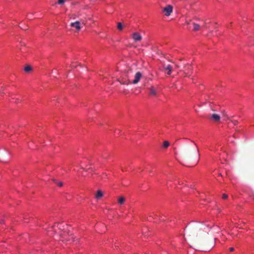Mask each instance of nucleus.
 Listing matches in <instances>:
<instances>
[{"label":"nucleus","instance_id":"nucleus-1","mask_svg":"<svg viewBox=\"0 0 254 254\" xmlns=\"http://www.w3.org/2000/svg\"><path fill=\"white\" fill-rule=\"evenodd\" d=\"M182 157L186 166H194L199 161L198 149L196 147L188 146L183 151Z\"/></svg>","mask_w":254,"mask_h":254},{"label":"nucleus","instance_id":"nucleus-2","mask_svg":"<svg viewBox=\"0 0 254 254\" xmlns=\"http://www.w3.org/2000/svg\"><path fill=\"white\" fill-rule=\"evenodd\" d=\"M206 226L199 223L192 224L189 228V234L190 236L197 237L201 235V231H204Z\"/></svg>","mask_w":254,"mask_h":254},{"label":"nucleus","instance_id":"nucleus-3","mask_svg":"<svg viewBox=\"0 0 254 254\" xmlns=\"http://www.w3.org/2000/svg\"><path fill=\"white\" fill-rule=\"evenodd\" d=\"M173 7L171 5H167L163 9V11L165 13V15L167 16H169L173 12Z\"/></svg>","mask_w":254,"mask_h":254},{"label":"nucleus","instance_id":"nucleus-4","mask_svg":"<svg viewBox=\"0 0 254 254\" xmlns=\"http://www.w3.org/2000/svg\"><path fill=\"white\" fill-rule=\"evenodd\" d=\"M142 76V74L140 72H137L135 73L134 76V79L131 81V83L133 84H137L140 80Z\"/></svg>","mask_w":254,"mask_h":254},{"label":"nucleus","instance_id":"nucleus-5","mask_svg":"<svg viewBox=\"0 0 254 254\" xmlns=\"http://www.w3.org/2000/svg\"><path fill=\"white\" fill-rule=\"evenodd\" d=\"M202 245L204 247L208 246L209 247V249L211 250L214 247L215 243L212 240H211L210 243H208L206 241H204L202 243Z\"/></svg>","mask_w":254,"mask_h":254},{"label":"nucleus","instance_id":"nucleus-6","mask_svg":"<svg viewBox=\"0 0 254 254\" xmlns=\"http://www.w3.org/2000/svg\"><path fill=\"white\" fill-rule=\"evenodd\" d=\"M163 67L164 70L167 71V74L168 75H170L171 74L173 68L171 65L164 64L163 65Z\"/></svg>","mask_w":254,"mask_h":254},{"label":"nucleus","instance_id":"nucleus-7","mask_svg":"<svg viewBox=\"0 0 254 254\" xmlns=\"http://www.w3.org/2000/svg\"><path fill=\"white\" fill-rule=\"evenodd\" d=\"M132 37L135 42L140 41L142 39V37L140 34L137 32L133 33L132 34Z\"/></svg>","mask_w":254,"mask_h":254},{"label":"nucleus","instance_id":"nucleus-8","mask_svg":"<svg viewBox=\"0 0 254 254\" xmlns=\"http://www.w3.org/2000/svg\"><path fill=\"white\" fill-rule=\"evenodd\" d=\"M70 26L72 27H74L77 31H79L81 29L80 22L78 21L71 23L70 24Z\"/></svg>","mask_w":254,"mask_h":254},{"label":"nucleus","instance_id":"nucleus-9","mask_svg":"<svg viewBox=\"0 0 254 254\" xmlns=\"http://www.w3.org/2000/svg\"><path fill=\"white\" fill-rule=\"evenodd\" d=\"M211 119H212L216 122H218L220 120V117L219 115L215 114H213L211 116Z\"/></svg>","mask_w":254,"mask_h":254},{"label":"nucleus","instance_id":"nucleus-10","mask_svg":"<svg viewBox=\"0 0 254 254\" xmlns=\"http://www.w3.org/2000/svg\"><path fill=\"white\" fill-rule=\"evenodd\" d=\"M119 81L122 84L128 85L131 83V81H130L129 79H124V78H123L122 80H120Z\"/></svg>","mask_w":254,"mask_h":254},{"label":"nucleus","instance_id":"nucleus-11","mask_svg":"<svg viewBox=\"0 0 254 254\" xmlns=\"http://www.w3.org/2000/svg\"><path fill=\"white\" fill-rule=\"evenodd\" d=\"M149 91H150V95H151V96H156V95H157V91H156V89L153 86H151L149 88Z\"/></svg>","mask_w":254,"mask_h":254},{"label":"nucleus","instance_id":"nucleus-12","mask_svg":"<svg viewBox=\"0 0 254 254\" xmlns=\"http://www.w3.org/2000/svg\"><path fill=\"white\" fill-rule=\"evenodd\" d=\"M103 196V193L102 192V191L100 190H97V191L95 195V197L96 199H99L101 198Z\"/></svg>","mask_w":254,"mask_h":254},{"label":"nucleus","instance_id":"nucleus-13","mask_svg":"<svg viewBox=\"0 0 254 254\" xmlns=\"http://www.w3.org/2000/svg\"><path fill=\"white\" fill-rule=\"evenodd\" d=\"M192 24L193 25V30L194 31H197L200 29V25L198 24H196L194 22L192 23Z\"/></svg>","mask_w":254,"mask_h":254},{"label":"nucleus","instance_id":"nucleus-14","mask_svg":"<svg viewBox=\"0 0 254 254\" xmlns=\"http://www.w3.org/2000/svg\"><path fill=\"white\" fill-rule=\"evenodd\" d=\"M125 201V198L124 196H120L118 199V203L120 204H123Z\"/></svg>","mask_w":254,"mask_h":254},{"label":"nucleus","instance_id":"nucleus-15","mask_svg":"<svg viewBox=\"0 0 254 254\" xmlns=\"http://www.w3.org/2000/svg\"><path fill=\"white\" fill-rule=\"evenodd\" d=\"M24 70L25 72H29L32 71V68L30 65H26L25 66Z\"/></svg>","mask_w":254,"mask_h":254},{"label":"nucleus","instance_id":"nucleus-16","mask_svg":"<svg viewBox=\"0 0 254 254\" xmlns=\"http://www.w3.org/2000/svg\"><path fill=\"white\" fill-rule=\"evenodd\" d=\"M170 145V143L168 141H165L163 142V147L165 148H167Z\"/></svg>","mask_w":254,"mask_h":254},{"label":"nucleus","instance_id":"nucleus-17","mask_svg":"<svg viewBox=\"0 0 254 254\" xmlns=\"http://www.w3.org/2000/svg\"><path fill=\"white\" fill-rule=\"evenodd\" d=\"M117 28L119 30H122L123 28V26L122 24L120 22L118 23Z\"/></svg>","mask_w":254,"mask_h":254},{"label":"nucleus","instance_id":"nucleus-18","mask_svg":"<svg viewBox=\"0 0 254 254\" xmlns=\"http://www.w3.org/2000/svg\"><path fill=\"white\" fill-rule=\"evenodd\" d=\"M65 1V0H59L58 1V3H59V4H64V2Z\"/></svg>","mask_w":254,"mask_h":254},{"label":"nucleus","instance_id":"nucleus-19","mask_svg":"<svg viewBox=\"0 0 254 254\" xmlns=\"http://www.w3.org/2000/svg\"><path fill=\"white\" fill-rule=\"evenodd\" d=\"M57 184L60 187H62L63 185V183L62 182H58Z\"/></svg>","mask_w":254,"mask_h":254},{"label":"nucleus","instance_id":"nucleus-20","mask_svg":"<svg viewBox=\"0 0 254 254\" xmlns=\"http://www.w3.org/2000/svg\"><path fill=\"white\" fill-rule=\"evenodd\" d=\"M228 197V195L226 194H223L222 195V198L226 199Z\"/></svg>","mask_w":254,"mask_h":254},{"label":"nucleus","instance_id":"nucleus-21","mask_svg":"<svg viewBox=\"0 0 254 254\" xmlns=\"http://www.w3.org/2000/svg\"><path fill=\"white\" fill-rule=\"evenodd\" d=\"M229 250L230 252H233L234 251V248L233 247H231L229 248Z\"/></svg>","mask_w":254,"mask_h":254},{"label":"nucleus","instance_id":"nucleus-22","mask_svg":"<svg viewBox=\"0 0 254 254\" xmlns=\"http://www.w3.org/2000/svg\"><path fill=\"white\" fill-rule=\"evenodd\" d=\"M233 123H234V125H236L238 122L237 121H233Z\"/></svg>","mask_w":254,"mask_h":254},{"label":"nucleus","instance_id":"nucleus-23","mask_svg":"<svg viewBox=\"0 0 254 254\" xmlns=\"http://www.w3.org/2000/svg\"><path fill=\"white\" fill-rule=\"evenodd\" d=\"M52 181L56 184L58 182V181H57V180L54 179H52Z\"/></svg>","mask_w":254,"mask_h":254},{"label":"nucleus","instance_id":"nucleus-24","mask_svg":"<svg viewBox=\"0 0 254 254\" xmlns=\"http://www.w3.org/2000/svg\"><path fill=\"white\" fill-rule=\"evenodd\" d=\"M129 71H128V72H127V78H128L129 77Z\"/></svg>","mask_w":254,"mask_h":254},{"label":"nucleus","instance_id":"nucleus-25","mask_svg":"<svg viewBox=\"0 0 254 254\" xmlns=\"http://www.w3.org/2000/svg\"><path fill=\"white\" fill-rule=\"evenodd\" d=\"M175 66L177 68H179V66L178 65V64H175Z\"/></svg>","mask_w":254,"mask_h":254},{"label":"nucleus","instance_id":"nucleus-26","mask_svg":"<svg viewBox=\"0 0 254 254\" xmlns=\"http://www.w3.org/2000/svg\"><path fill=\"white\" fill-rule=\"evenodd\" d=\"M186 24H190V22H188V21H187V22H186Z\"/></svg>","mask_w":254,"mask_h":254},{"label":"nucleus","instance_id":"nucleus-27","mask_svg":"<svg viewBox=\"0 0 254 254\" xmlns=\"http://www.w3.org/2000/svg\"><path fill=\"white\" fill-rule=\"evenodd\" d=\"M0 223H3V221H2V220H1V221H0Z\"/></svg>","mask_w":254,"mask_h":254}]
</instances>
